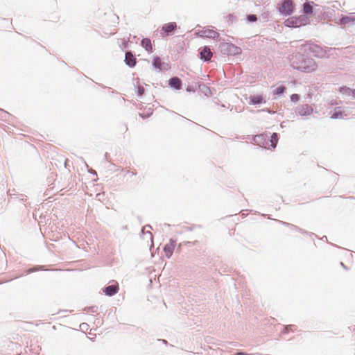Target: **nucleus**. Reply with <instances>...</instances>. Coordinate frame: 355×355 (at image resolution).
<instances>
[{"label": "nucleus", "mask_w": 355, "mask_h": 355, "mask_svg": "<svg viewBox=\"0 0 355 355\" xmlns=\"http://www.w3.org/2000/svg\"><path fill=\"white\" fill-rule=\"evenodd\" d=\"M295 113L302 116H309L313 112V108L308 104L300 105L295 107Z\"/></svg>", "instance_id": "7"}, {"label": "nucleus", "mask_w": 355, "mask_h": 355, "mask_svg": "<svg viewBox=\"0 0 355 355\" xmlns=\"http://www.w3.org/2000/svg\"><path fill=\"white\" fill-rule=\"evenodd\" d=\"M315 5L313 1H311L309 0H306V1L302 5V11L303 15L306 16L309 19V17L313 15V6Z\"/></svg>", "instance_id": "12"}, {"label": "nucleus", "mask_w": 355, "mask_h": 355, "mask_svg": "<svg viewBox=\"0 0 355 355\" xmlns=\"http://www.w3.org/2000/svg\"><path fill=\"white\" fill-rule=\"evenodd\" d=\"M225 18H226L228 21H231L232 23H233L234 21H236L237 20L236 17L234 15H233V14H229V15H227L225 17Z\"/></svg>", "instance_id": "33"}, {"label": "nucleus", "mask_w": 355, "mask_h": 355, "mask_svg": "<svg viewBox=\"0 0 355 355\" xmlns=\"http://www.w3.org/2000/svg\"><path fill=\"white\" fill-rule=\"evenodd\" d=\"M144 93H145V89L144 88V87L141 85H138L137 87V90H136L137 96L139 97H141L144 96Z\"/></svg>", "instance_id": "29"}, {"label": "nucleus", "mask_w": 355, "mask_h": 355, "mask_svg": "<svg viewBox=\"0 0 355 355\" xmlns=\"http://www.w3.org/2000/svg\"><path fill=\"white\" fill-rule=\"evenodd\" d=\"M344 112L340 109V107H337L334 109V111L331 115L332 119H340L343 116Z\"/></svg>", "instance_id": "24"}, {"label": "nucleus", "mask_w": 355, "mask_h": 355, "mask_svg": "<svg viewBox=\"0 0 355 355\" xmlns=\"http://www.w3.org/2000/svg\"><path fill=\"white\" fill-rule=\"evenodd\" d=\"M296 17V21L298 27L305 26L309 23V19L304 15H300V16H295Z\"/></svg>", "instance_id": "19"}, {"label": "nucleus", "mask_w": 355, "mask_h": 355, "mask_svg": "<svg viewBox=\"0 0 355 355\" xmlns=\"http://www.w3.org/2000/svg\"><path fill=\"white\" fill-rule=\"evenodd\" d=\"M182 117L183 119H184L186 121H190V120H189L188 119H186V118H184V117H183V116H182Z\"/></svg>", "instance_id": "54"}, {"label": "nucleus", "mask_w": 355, "mask_h": 355, "mask_svg": "<svg viewBox=\"0 0 355 355\" xmlns=\"http://www.w3.org/2000/svg\"><path fill=\"white\" fill-rule=\"evenodd\" d=\"M99 86L102 87L103 88H108V89H110V87H106L102 84H98Z\"/></svg>", "instance_id": "50"}, {"label": "nucleus", "mask_w": 355, "mask_h": 355, "mask_svg": "<svg viewBox=\"0 0 355 355\" xmlns=\"http://www.w3.org/2000/svg\"><path fill=\"white\" fill-rule=\"evenodd\" d=\"M128 46V42L126 40H123L122 42V49H125Z\"/></svg>", "instance_id": "40"}, {"label": "nucleus", "mask_w": 355, "mask_h": 355, "mask_svg": "<svg viewBox=\"0 0 355 355\" xmlns=\"http://www.w3.org/2000/svg\"><path fill=\"white\" fill-rule=\"evenodd\" d=\"M284 26L289 28H298L295 16L290 17L284 21Z\"/></svg>", "instance_id": "20"}, {"label": "nucleus", "mask_w": 355, "mask_h": 355, "mask_svg": "<svg viewBox=\"0 0 355 355\" xmlns=\"http://www.w3.org/2000/svg\"><path fill=\"white\" fill-rule=\"evenodd\" d=\"M276 8L280 15L291 16L295 10V3L293 0H281L277 4Z\"/></svg>", "instance_id": "3"}, {"label": "nucleus", "mask_w": 355, "mask_h": 355, "mask_svg": "<svg viewBox=\"0 0 355 355\" xmlns=\"http://www.w3.org/2000/svg\"><path fill=\"white\" fill-rule=\"evenodd\" d=\"M352 96L355 99V88L352 89Z\"/></svg>", "instance_id": "47"}, {"label": "nucleus", "mask_w": 355, "mask_h": 355, "mask_svg": "<svg viewBox=\"0 0 355 355\" xmlns=\"http://www.w3.org/2000/svg\"><path fill=\"white\" fill-rule=\"evenodd\" d=\"M162 61L159 58V56L157 55H155L153 57V60H152V66L155 68V69H158L159 70L161 71V65H162Z\"/></svg>", "instance_id": "23"}, {"label": "nucleus", "mask_w": 355, "mask_h": 355, "mask_svg": "<svg viewBox=\"0 0 355 355\" xmlns=\"http://www.w3.org/2000/svg\"><path fill=\"white\" fill-rule=\"evenodd\" d=\"M339 22L343 25H352L355 23V16L341 15Z\"/></svg>", "instance_id": "15"}, {"label": "nucleus", "mask_w": 355, "mask_h": 355, "mask_svg": "<svg viewBox=\"0 0 355 355\" xmlns=\"http://www.w3.org/2000/svg\"><path fill=\"white\" fill-rule=\"evenodd\" d=\"M141 46L148 52L152 53L153 51L151 40L148 37L143 38L141 41Z\"/></svg>", "instance_id": "17"}, {"label": "nucleus", "mask_w": 355, "mask_h": 355, "mask_svg": "<svg viewBox=\"0 0 355 355\" xmlns=\"http://www.w3.org/2000/svg\"><path fill=\"white\" fill-rule=\"evenodd\" d=\"M146 227H148V228H150V229L152 228L151 225H145V226L142 228V230H141V233H142V234H145V233L149 234L150 235V239H152V238H153V235H152V234H151V232H150V231H146V232H144V229H145Z\"/></svg>", "instance_id": "39"}, {"label": "nucleus", "mask_w": 355, "mask_h": 355, "mask_svg": "<svg viewBox=\"0 0 355 355\" xmlns=\"http://www.w3.org/2000/svg\"><path fill=\"white\" fill-rule=\"evenodd\" d=\"M269 16L270 13L268 11L263 12L260 16V19L262 20L263 22H267L268 21Z\"/></svg>", "instance_id": "31"}, {"label": "nucleus", "mask_w": 355, "mask_h": 355, "mask_svg": "<svg viewBox=\"0 0 355 355\" xmlns=\"http://www.w3.org/2000/svg\"><path fill=\"white\" fill-rule=\"evenodd\" d=\"M197 85H188L186 88L187 92L194 93L196 91Z\"/></svg>", "instance_id": "35"}, {"label": "nucleus", "mask_w": 355, "mask_h": 355, "mask_svg": "<svg viewBox=\"0 0 355 355\" xmlns=\"http://www.w3.org/2000/svg\"><path fill=\"white\" fill-rule=\"evenodd\" d=\"M266 139L265 138V135L262 134L256 135L254 139V142L259 146L264 145V141H266Z\"/></svg>", "instance_id": "26"}, {"label": "nucleus", "mask_w": 355, "mask_h": 355, "mask_svg": "<svg viewBox=\"0 0 355 355\" xmlns=\"http://www.w3.org/2000/svg\"><path fill=\"white\" fill-rule=\"evenodd\" d=\"M259 112H266L270 114H274L275 113H276L275 111H274L273 110H272L270 108H263V109L259 110Z\"/></svg>", "instance_id": "36"}, {"label": "nucleus", "mask_w": 355, "mask_h": 355, "mask_svg": "<svg viewBox=\"0 0 355 355\" xmlns=\"http://www.w3.org/2000/svg\"><path fill=\"white\" fill-rule=\"evenodd\" d=\"M196 226H197V225H191V226L187 227H186V230H187V231H192V230H193V229H194Z\"/></svg>", "instance_id": "41"}, {"label": "nucleus", "mask_w": 355, "mask_h": 355, "mask_svg": "<svg viewBox=\"0 0 355 355\" xmlns=\"http://www.w3.org/2000/svg\"><path fill=\"white\" fill-rule=\"evenodd\" d=\"M218 49L223 55H238L242 53V49L232 43L220 42Z\"/></svg>", "instance_id": "4"}, {"label": "nucleus", "mask_w": 355, "mask_h": 355, "mask_svg": "<svg viewBox=\"0 0 355 355\" xmlns=\"http://www.w3.org/2000/svg\"><path fill=\"white\" fill-rule=\"evenodd\" d=\"M289 62L293 69L305 73L313 71L317 67L313 58L300 52L293 53L289 58Z\"/></svg>", "instance_id": "1"}, {"label": "nucleus", "mask_w": 355, "mask_h": 355, "mask_svg": "<svg viewBox=\"0 0 355 355\" xmlns=\"http://www.w3.org/2000/svg\"><path fill=\"white\" fill-rule=\"evenodd\" d=\"M85 310H87L88 312L96 313L98 311V306H89V307L85 308Z\"/></svg>", "instance_id": "34"}, {"label": "nucleus", "mask_w": 355, "mask_h": 355, "mask_svg": "<svg viewBox=\"0 0 355 355\" xmlns=\"http://www.w3.org/2000/svg\"><path fill=\"white\" fill-rule=\"evenodd\" d=\"M131 173H132V175H137V172L135 171H132Z\"/></svg>", "instance_id": "51"}, {"label": "nucleus", "mask_w": 355, "mask_h": 355, "mask_svg": "<svg viewBox=\"0 0 355 355\" xmlns=\"http://www.w3.org/2000/svg\"><path fill=\"white\" fill-rule=\"evenodd\" d=\"M276 221H277L279 224L284 225V226H286L290 228L291 230L292 231H297V232H300L301 234H306V235H309V236H313V235H315L314 233H312V232H309L302 228H300V227L297 226V225H295L293 224H291V223H287V222H285V221H282V220H276Z\"/></svg>", "instance_id": "8"}, {"label": "nucleus", "mask_w": 355, "mask_h": 355, "mask_svg": "<svg viewBox=\"0 0 355 355\" xmlns=\"http://www.w3.org/2000/svg\"><path fill=\"white\" fill-rule=\"evenodd\" d=\"M178 28V27L176 22L166 23L161 27L160 35L162 37L173 35Z\"/></svg>", "instance_id": "5"}, {"label": "nucleus", "mask_w": 355, "mask_h": 355, "mask_svg": "<svg viewBox=\"0 0 355 355\" xmlns=\"http://www.w3.org/2000/svg\"><path fill=\"white\" fill-rule=\"evenodd\" d=\"M196 85H198V87L199 90L205 96H209V95L211 94L210 88L205 83L199 82V83H196Z\"/></svg>", "instance_id": "18"}, {"label": "nucleus", "mask_w": 355, "mask_h": 355, "mask_svg": "<svg viewBox=\"0 0 355 355\" xmlns=\"http://www.w3.org/2000/svg\"><path fill=\"white\" fill-rule=\"evenodd\" d=\"M107 153H106L105 154V159H107Z\"/></svg>", "instance_id": "55"}, {"label": "nucleus", "mask_w": 355, "mask_h": 355, "mask_svg": "<svg viewBox=\"0 0 355 355\" xmlns=\"http://www.w3.org/2000/svg\"><path fill=\"white\" fill-rule=\"evenodd\" d=\"M302 47L305 52L309 51L313 53L314 56L320 58H328L327 54L331 51L335 50V48L322 47L319 45L311 43H306L302 45Z\"/></svg>", "instance_id": "2"}, {"label": "nucleus", "mask_w": 355, "mask_h": 355, "mask_svg": "<svg viewBox=\"0 0 355 355\" xmlns=\"http://www.w3.org/2000/svg\"><path fill=\"white\" fill-rule=\"evenodd\" d=\"M9 195L10 196V198H15L14 196H15V194H11V193H10Z\"/></svg>", "instance_id": "52"}, {"label": "nucleus", "mask_w": 355, "mask_h": 355, "mask_svg": "<svg viewBox=\"0 0 355 355\" xmlns=\"http://www.w3.org/2000/svg\"><path fill=\"white\" fill-rule=\"evenodd\" d=\"M44 266H40V265H35V266H33L28 269H26L25 271H24V274L26 275H28V274H31V273H33V272H37V271H40V270H44Z\"/></svg>", "instance_id": "22"}, {"label": "nucleus", "mask_w": 355, "mask_h": 355, "mask_svg": "<svg viewBox=\"0 0 355 355\" xmlns=\"http://www.w3.org/2000/svg\"><path fill=\"white\" fill-rule=\"evenodd\" d=\"M279 140V134L274 132L271 135L269 141L271 143V147L275 148Z\"/></svg>", "instance_id": "25"}, {"label": "nucleus", "mask_w": 355, "mask_h": 355, "mask_svg": "<svg viewBox=\"0 0 355 355\" xmlns=\"http://www.w3.org/2000/svg\"><path fill=\"white\" fill-rule=\"evenodd\" d=\"M214 33V29H209V28H203L202 30H198L196 34L201 37H207V38H212L214 37L213 36V34Z\"/></svg>", "instance_id": "16"}, {"label": "nucleus", "mask_w": 355, "mask_h": 355, "mask_svg": "<svg viewBox=\"0 0 355 355\" xmlns=\"http://www.w3.org/2000/svg\"><path fill=\"white\" fill-rule=\"evenodd\" d=\"M170 69V65L168 63H166L164 62H162V65H161V70H168Z\"/></svg>", "instance_id": "38"}, {"label": "nucleus", "mask_w": 355, "mask_h": 355, "mask_svg": "<svg viewBox=\"0 0 355 355\" xmlns=\"http://www.w3.org/2000/svg\"><path fill=\"white\" fill-rule=\"evenodd\" d=\"M168 85L173 89L180 90L182 87V81L180 78L173 76L168 79Z\"/></svg>", "instance_id": "13"}, {"label": "nucleus", "mask_w": 355, "mask_h": 355, "mask_svg": "<svg viewBox=\"0 0 355 355\" xmlns=\"http://www.w3.org/2000/svg\"><path fill=\"white\" fill-rule=\"evenodd\" d=\"M89 172L90 173H92V174H94V175H97L96 172L94 170H93V169L89 170Z\"/></svg>", "instance_id": "45"}, {"label": "nucleus", "mask_w": 355, "mask_h": 355, "mask_svg": "<svg viewBox=\"0 0 355 355\" xmlns=\"http://www.w3.org/2000/svg\"><path fill=\"white\" fill-rule=\"evenodd\" d=\"M139 115H140L143 119H145V118H146V116H144L143 114H139Z\"/></svg>", "instance_id": "53"}, {"label": "nucleus", "mask_w": 355, "mask_h": 355, "mask_svg": "<svg viewBox=\"0 0 355 355\" xmlns=\"http://www.w3.org/2000/svg\"><path fill=\"white\" fill-rule=\"evenodd\" d=\"M288 328H289V326H284V331H282V333H288Z\"/></svg>", "instance_id": "44"}, {"label": "nucleus", "mask_w": 355, "mask_h": 355, "mask_svg": "<svg viewBox=\"0 0 355 355\" xmlns=\"http://www.w3.org/2000/svg\"><path fill=\"white\" fill-rule=\"evenodd\" d=\"M234 355H250V354H248L246 352H238L235 353Z\"/></svg>", "instance_id": "43"}, {"label": "nucleus", "mask_w": 355, "mask_h": 355, "mask_svg": "<svg viewBox=\"0 0 355 355\" xmlns=\"http://www.w3.org/2000/svg\"><path fill=\"white\" fill-rule=\"evenodd\" d=\"M212 55L211 49L208 46H203L200 51V58L204 62H209Z\"/></svg>", "instance_id": "10"}, {"label": "nucleus", "mask_w": 355, "mask_h": 355, "mask_svg": "<svg viewBox=\"0 0 355 355\" xmlns=\"http://www.w3.org/2000/svg\"><path fill=\"white\" fill-rule=\"evenodd\" d=\"M340 264L343 268L346 270L347 269V266L342 261L340 263Z\"/></svg>", "instance_id": "48"}, {"label": "nucleus", "mask_w": 355, "mask_h": 355, "mask_svg": "<svg viewBox=\"0 0 355 355\" xmlns=\"http://www.w3.org/2000/svg\"><path fill=\"white\" fill-rule=\"evenodd\" d=\"M124 62L125 64L130 68L135 67L137 64V59L131 51H127L125 52Z\"/></svg>", "instance_id": "11"}, {"label": "nucleus", "mask_w": 355, "mask_h": 355, "mask_svg": "<svg viewBox=\"0 0 355 355\" xmlns=\"http://www.w3.org/2000/svg\"><path fill=\"white\" fill-rule=\"evenodd\" d=\"M16 198H19V200L21 202H24V200H26V196L24 195H21V198L17 196Z\"/></svg>", "instance_id": "42"}, {"label": "nucleus", "mask_w": 355, "mask_h": 355, "mask_svg": "<svg viewBox=\"0 0 355 355\" xmlns=\"http://www.w3.org/2000/svg\"><path fill=\"white\" fill-rule=\"evenodd\" d=\"M213 36H214V37L211 38L213 40H215L216 41H220V42L222 40V38L220 37V34L218 33H217L216 31H214V33L213 34Z\"/></svg>", "instance_id": "37"}, {"label": "nucleus", "mask_w": 355, "mask_h": 355, "mask_svg": "<svg viewBox=\"0 0 355 355\" xmlns=\"http://www.w3.org/2000/svg\"><path fill=\"white\" fill-rule=\"evenodd\" d=\"M321 240H322V241H327V236H323L321 238Z\"/></svg>", "instance_id": "49"}, {"label": "nucleus", "mask_w": 355, "mask_h": 355, "mask_svg": "<svg viewBox=\"0 0 355 355\" xmlns=\"http://www.w3.org/2000/svg\"><path fill=\"white\" fill-rule=\"evenodd\" d=\"M176 246V240L173 239H170L169 243L166 244L164 248V252L165 253V256L166 258L170 259L173 255V253L175 250V248Z\"/></svg>", "instance_id": "9"}, {"label": "nucleus", "mask_w": 355, "mask_h": 355, "mask_svg": "<svg viewBox=\"0 0 355 355\" xmlns=\"http://www.w3.org/2000/svg\"><path fill=\"white\" fill-rule=\"evenodd\" d=\"M158 341H162L163 343L167 345L168 342L164 339H158Z\"/></svg>", "instance_id": "46"}, {"label": "nucleus", "mask_w": 355, "mask_h": 355, "mask_svg": "<svg viewBox=\"0 0 355 355\" xmlns=\"http://www.w3.org/2000/svg\"><path fill=\"white\" fill-rule=\"evenodd\" d=\"M291 101L293 103H297L300 99V96L297 94H293L290 96Z\"/></svg>", "instance_id": "32"}, {"label": "nucleus", "mask_w": 355, "mask_h": 355, "mask_svg": "<svg viewBox=\"0 0 355 355\" xmlns=\"http://www.w3.org/2000/svg\"><path fill=\"white\" fill-rule=\"evenodd\" d=\"M266 101L261 94H253L250 95L248 98V103L251 105H259L262 103H265Z\"/></svg>", "instance_id": "14"}, {"label": "nucleus", "mask_w": 355, "mask_h": 355, "mask_svg": "<svg viewBox=\"0 0 355 355\" xmlns=\"http://www.w3.org/2000/svg\"><path fill=\"white\" fill-rule=\"evenodd\" d=\"M286 90V87L284 86V85H279L277 87H276L273 90L272 93H273L274 96H281L284 94Z\"/></svg>", "instance_id": "21"}, {"label": "nucleus", "mask_w": 355, "mask_h": 355, "mask_svg": "<svg viewBox=\"0 0 355 355\" xmlns=\"http://www.w3.org/2000/svg\"><path fill=\"white\" fill-rule=\"evenodd\" d=\"M340 92L343 94H345L347 96H352V89H351L347 86H343L340 88Z\"/></svg>", "instance_id": "28"}, {"label": "nucleus", "mask_w": 355, "mask_h": 355, "mask_svg": "<svg viewBox=\"0 0 355 355\" xmlns=\"http://www.w3.org/2000/svg\"><path fill=\"white\" fill-rule=\"evenodd\" d=\"M119 289V284L116 281L112 280L108 285L105 286L102 291L105 295L112 297L118 293Z\"/></svg>", "instance_id": "6"}, {"label": "nucleus", "mask_w": 355, "mask_h": 355, "mask_svg": "<svg viewBox=\"0 0 355 355\" xmlns=\"http://www.w3.org/2000/svg\"><path fill=\"white\" fill-rule=\"evenodd\" d=\"M0 111H1V109L0 108Z\"/></svg>", "instance_id": "57"}, {"label": "nucleus", "mask_w": 355, "mask_h": 355, "mask_svg": "<svg viewBox=\"0 0 355 355\" xmlns=\"http://www.w3.org/2000/svg\"><path fill=\"white\" fill-rule=\"evenodd\" d=\"M0 111H1V109L0 108Z\"/></svg>", "instance_id": "56"}, {"label": "nucleus", "mask_w": 355, "mask_h": 355, "mask_svg": "<svg viewBox=\"0 0 355 355\" xmlns=\"http://www.w3.org/2000/svg\"><path fill=\"white\" fill-rule=\"evenodd\" d=\"M257 19H258V17L254 14H249V15H246V16H245L246 22L248 24L254 23L257 21Z\"/></svg>", "instance_id": "27"}, {"label": "nucleus", "mask_w": 355, "mask_h": 355, "mask_svg": "<svg viewBox=\"0 0 355 355\" xmlns=\"http://www.w3.org/2000/svg\"><path fill=\"white\" fill-rule=\"evenodd\" d=\"M0 111H1V109L0 108Z\"/></svg>", "instance_id": "58"}, {"label": "nucleus", "mask_w": 355, "mask_h": 355, "mask_svg": "<svg viewBox=\"0 0 355 355\" xmlns=\"http://www.w3.org/2000/svg\"><path fill=\"white\" fill-rule=\"evenodd\" d=\"M198 243V241H195L194 242H191V241H184L182 243H180L177 248V252H180V249H181V247L183 246V245H194L195 243Z\"/></svg>", "instance_id": "30"}]
</instances>
